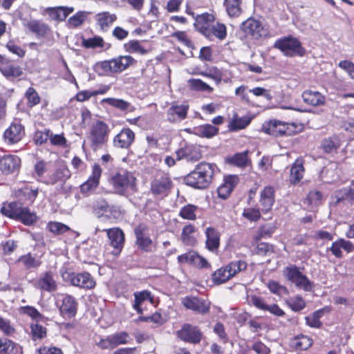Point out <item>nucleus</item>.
Wrapping results in <instances>:
<instances>
[{"label": "nucleus", "mask_w": 354, "mask_h": 354, "mask_svg": "<svg viewBox=\"0 0 354 354\" xmlns=\"http://www.w3.org/2000/svg\"><path fill=\"white\" fill-rule=\"evenodd\" d=\"M341 145V140L337 136H333L325 138L322 144L323 150L326 153H330L337 150Z\"/></svg>", "instance_id": "45"}, {"label": "nucleus", "mask_w": 354, "mask_h": 354, "mask_svg": "<svg viewBox=\"0 0 354 354\" xmlns=\"http://www.w3.org/2000/svg\"><path fill=\"white\" fill-rule=\"evenodd\" d=\"M182 304L186 308L202 315L210 310V302L198 297H185L182 299Z\"/></svg>", "instance_id": "13"}, {"label": "nucleus", "mask_w": 354, "mask_h": 354, "mask_svg": "<svg viewBox=\"0 0 354 354\" xmlns=\"http://www.w3.org/2000/svg\"><path fill=\"white\" fill-rule=\"evenodd\" d=\"M192 132L200 137L210 138L218 133V129L212 124H203L195 127Z\"/></svg>", "instance_id": "37"}, {"label": "nucleus", "mask_w": 354, "mask_h": 354, "mask_svg": "<svg viewBox=\"0 0 354 354\" xmlns=\"http://www.w3.org/2000/svg\"><path fill=\"white\" fill-rule=\"evenodd\" d=\"M57 306L62 317L71 319L77 314L78 302L73 296L64 295L57 301Z\"/></svg>", "instance_id": "9"}, {"label": "nucleus", "mask_w": 354, "mask_h": 354, "mask_svg": "<svg viewBox=\"0 0 354 354\" xmlns=\"http://www.w3.org/2000/svg\"><path fill=\"white\" fill-rule=\"evenodd\" d=\"M171 186V181L169 176L162 174L156 176L151 182V190L155 195H167Z\"/></svg>", "instance_id": "18"}, {"label": "nucleus", "mask_w": 354, "mask_h": 354, "mask_svg": "<svg viewBox=\"0 0 354 354\" xmlns=\"http://www.w3.org/2000/svg\"><path fill=\"white\" fill-rule=\"evenodd\" d=\"M111 183L116 192L122 194L128 189H135L136 178L130 171L120 169L112 175Z\"/></svg>", "instance_id": "5"}, {"label": "nucleus", "mask_w": 354, "mask_h": 354, "mask_svg": "<svg viewBox=\"0 0 354 354\" xmlns=\"http://www.w3.org/2000/svg\"><path fill=\"white\" fill-rule=\"evenodd\" d=\"M136 238V244L138 248L145 252H151L155 248V245L148 233V227L146 225L140 224L134 229Z\"/></svg>", "instance_id": "7"}, {"label": "nucleus", "mask_w": 354, "mask_h": 354, "mask_svg": "<svg viewBox=\"0 0 354 354\" xmlns=\"http://www.w3.org/2000/svg\"><path fill=\"white\" fill-rule=\"evenodd\" d=\"M198 207L192 204H187L183 206L179 212V216L183 219L194 221L196 219V211Z\"/></svg>", "instance_id": "48"}, {"label": "nucleus", "mask_w": 354, "mask_h": 354, "mask_svg": "<svg viewBox=\"0 0 354 354\" xmlns=\"http://www.w3.org/2000/svg\"><path fill=\"white\" fill-rule=\"evenodd\" d=\"M37 194V189H32L27 186L19 188L15 191V194L19 199L31 203L36 198Z\"/></svg>", "instance_id": "39"}, {"label": "nucleus", "mask_w": 354, "mask_h": 354, "mask_svg": "<svg viewBox=\"0 0 354 354\" xmlns=\"http://www.w3.org/2000/svg\"><path fill=\"white\" fill-rule=\"evenodd\" d=\"M32 283L35 288L48 292H54L57 288V282L50 271L42 273L38 278L32 280Z\"/></svg>", "instance_id": "12"}, {"label": "nucleus", "mask_w": 354, "mask_h": 354, "mask_svg": "<svg viewBox=\"0 0 354 354\" xmlns=\"http://www.w3.org/2000/svg\"><path fill=\"white\" fill-rule=\"evenodd\" d=\"M274 47L288 57L302 56L305 53V49L301 46V42L292 37H284L277 39Z\"/></svg>", "instance_id": "6"}, {"label": "nucleus", "mask_w": 354, "mask_h": 354, "mask_svg": "<svg viewBox=\"0 0 354 354\" xmlns=\"http://www.w3.org/2000/svg\"><path fill=\"white\" fill-rule=\"evenodd\" d=\"M71 176V171L66 166L59 167L48 179L46 181L47 184L54 185L57 183H64Z\"/></svg>", "instance_id": "31"}, {"label": "nucleus", "mask_w": 354, "mask_h": 354, "mask_svg": "<svg viewBox=\"0 0 354 354\" xmlns=\"http://www.w3.org/2000/svg\"><path fill=\"white\" fill-rule=\"evenodd\" d=\"M30 335L33 341L41 340L47 335V329L37 322L32 323L30 325Z\"/></svg>", "instance_id": "46"}, {"label": "nucleus", "mask_w": 354, "mask_h": 354, "mask_svg": "<svg viewBox=\"0 0 354 354\" xmlns=\"http://www.w3.org/2000/svg\"><path fill=\"white\" fill-rule=\"evenodd\" d=\"M74 11L73 7L57 6L45 9L44 12L49 19L53 21H64Z\"/></svg>", "instance_id": "25"}, {"label": "nucleus", "mask_w": 354, "mask_h": 354, "mask_svg": "<svg viewBox=\"0 0 354 354\" xmlns=\"http://www.w3.org/2000/svg\"><path fill=\"white\" fill-rule=\"evenodd\" d=\"M0 71L10 80H14L23 75L22 68L18 64L11 62L2 64Z\"/></svg>", "instance_id": "28"}, {"label": "nucleus", "mask_w": 354, "mask_h": 354, "mask_svg": "<svg viewBox=\"0 0 354 354\" xmlns=\"http://www.w3.org/2000/svg\"><path fill=\"white\" fill-rule=\"evenodd\" d=\"M248 152L236 153L232 158V162L239 167H245L248 162Z\"/></svg>", "instance_id": "62"}, {"label": "nucleus", "mask_w": 354, "mask_h": 354, "mask_svg": "<svg viewBox=\"0 0 354 354\" xmlns=\"http://www.w3.org/2000/svg\"><path fill=\"white\" fill-rule=\"evenodd\" d=\"M267 286L272 293L280 297L288 295L289 293L286 287L279 284L275 281H268Z\"/></svg>", "instance_id": "55"}, {"label": "nucleus", "mask_w": 354, "mask_h": 354, "mask_svg": "<svg viewBox=\"0 0 354 354\" xmlns=\"http://www.w3.org/2000/svg\"><path fill=\"white\" fill-rule=\"evenodd\" d=\"M82 46L86 48L102 47L104 46V41L100 37H94L87 39H84Z\"/></svg>", "instance_id": "60"}, {"label": "nucleus", "mask_w": 354, "mask_h": 354, "mask_svg": "<svg viewBox=\"0 0 354 354\" xmlns=\"http://www.w3.org/2000/svg\"><path fill=\"white\" fill-rule=\"evenodd\" d=\"M241 28L247 35L255 39L267 37L269 35L268 24H241Z\"/></svg>", "instance_id": "20"}, {"label": "nucleus", "mask_w": 354, "mask_h": 354, "mask_svg": "<svg viewBox=\"0 0 354 354\" xmlns=\"http://www.w3.org/2000/svg\"><path fill=\"white\" fill-rule=\"evenodd\" d=\"M304 174V161L297 158L290 169V181L292 184H297L303 178Z\"/></svg>", "instance_id": "32"}, {"label": "nucleus", "mask_w": 354, "mask_h": 354, "mask_svg": "<svg viewBox=\"0 0 354 354\" xmlns=\"http://www.w3.org/2000/svg\"><path fill=\"white\" fill-rule=\"evenodd\" d=\"M306 200L312 205H319L322 200V194L319 191H311L307 196Z\"/></svg>", "instance_id": "63"}, {"label": "nucleus", "mask_w": 354, "mask_h": 354, "mask_svg": "<svg viewBox=\"0 0 354 354\" xmlns=\"http://www.w3.org/2000/svg\"><path fill=\"white\" fill-rule=\"evenodd\" d=\"M287 304L295 312L300 311L306 307V302L301 296L290 297Z\"/></svg>", "instance_id": "56"}, {"label": "nucleus", "mask_w": 354, "mask_h": 354, "mask_svg": "<svg viewBox=\"0 0 354 354\" xmlns=\"http://www.w3.org/2000/svg\"><path fill=\"white\" fill-rule=\"evenodd\" d=\"M286 276L292 283L305 291H309L312 288V283L304 275L296 266L287 267L286 268Z\"/></svg>", "instance_id": "10"}, {"label": "nucleus", "mask_w": 354, "mask_h": 354, "mask_svg": "<svg viewBox=\"0 0 354 354\" xmlns=\"http://www.w3.org/2000/svg\"><path fill=\"white\" fill-rule=\"evenodd\" d=\"M303 126L295 122H286L277 119L265 121L261 131L272 137L292 136L301 132Z\"/></svg>", "instance_id": "2"}, {"label": "nucleus", "mask_w": 354, "mask_h": 354, "mask_svg": "<svg viewBox=\"0 0 354 354\" xmlns=\"http://www.w3.org/2000/svg\"><path fill=\"white\" fill-rule=\"evenodd\" d=\"M177 160L185 159L187 161L196 162L201 158L200 151L195 147L189 145L176 151Z\"/></svg>", "instance_id": "27"}, {"label": "nucleus", "mask_w": 354, "mask_h": 354, "mask_svg": "<svg viewBox=\"0 0 354 354\" xmlns=\"http://www.w3.org/2000/svg\"><path fill=\"white\" fill-rule=\"evenodd\" d=\"M69 281L73 286L86 290H93L96 286L95 279L87 272L72 273Z\"/></svg>", "instance_id": "11"}, {"label": "nucleus", "mask_w": 354, "mask_h": 354, "mask_svg": "<svg viewBox=\"0 0 354 354\" xmlns=\"http://www.w3.org/2000/svg\"><path fill=\"white\" fill-rule=\"evenodd\" d=\"M124 50L129 53H138L140 55H146L151 50L144 46L142 43L138 40H130L124 45Z\"/></svg>", "instance_id": "40"}, {"label": "nucleus", "mask_w": 354, "mask_h": 354, "mask_svg": "<svg viewBox=\"0 0 354 354\" xmlns=\"http://www.w3.org/2000/svg\"><path fill=\"white\" fill-rule=\"evenodd\" d=\"M304 101L310 105L316 106L325 103V97L319 92L306 91L302 94Z\"/></svg>", "instance_id": "35"}, {"label": "nucleus", "mask_w": 354, "mask_h": 354, "mask_svg": "<svg viewBox=\"0 0 354 354\" xmlns=\"http://www.w3.org/2000/svg\"><path fill=\"white\" fill-rule=\"evenodd\" d=\"M27 28L39 37L45 35L48 31L45 24H27Z\"/></svg>", "instance_id": "59"}, {"label": "nucleus", "mask_w": 354, "mask_h": 354, "mask_svg": "<svg viewBox=\"0 0 354 354\" xmlns=\"http://www.w3.org/2000/svg\"><path fill=\"white\" fill-rule=\"evenodd\" d=\"M22 313L27 315L32 319L35 320L37 322L39 321H44L45 317L41 314L36 308L30 306H26L21 308Z\"/></svg>", "instance_id": "54"}, {"label": "nucleus", "mask_w": 354, "mask_h": 354, "mask_svg": "<svg viewBox=\"0 0 354 354\" xmlns=\"http://www.w3.org/2000/svg\"><path fill=\"white\" fill-rule=\"evenodd\" d=\"M195 25L207 38L216 37L223 39L226 37V28L224 24H195Z\"/></svg>", "instance_id": "14"}, {"label": "nucleus", "mask_w": 354, "mask_h": 354, "mask_svg": "<svg viewBox=\"0 0 354 354\" xmlns=\"http://www.w3.org/2000/svg\"><path fill=\"white\" fill-rule=\"evenodd\" d=\"M133 296L134 303L133 307L138 314H142L143 313L142 308H141V305L143 302L149 300L152 303L153 299L151 292L147 290L140 292H135Z\"/></svg>", "instance_id": "34"}, {"label": "nucleus", "mask_w": 354, "mask_h": 354, "mask_svg": "<svg viewBox=\"0 0 354 354\" xmlns=\"http://www.w3.org/2000/svg\"><path fill=\"white\" fill-rule=\"evenodd\" d=\"M51 136V131L49 129L44 131H38L35 132L34 136V140L36 144L42 145L45 143Z\"/></svg>", "instance_id": "61"}, {"label": "nucleus", "mask_w": 354, "mask_h": 354, "mask_svg": "<svg viewBox=\"0 0 354 354\" xmlns=\"http://www.w3.org/2000/svg\"><path fill=\"white\" fill-rule=\"evenodd\" d=\"M129 335L127 332H120L108 336L99 342V346L103 349H113L120 344L129 342Z\"/></svg>", "instance_id": "16"}, {"label": "nucleus", "mask_w": 354, "mask_h": 354, "mask_svg": "<svg viewBox=\"0 0 354 354\" xmlns=\"http://www.w3.org/2000/svg\"><path fill=\"white\" fill-rule=\"evenodd\" d=\"M112 62L114 73H121L136 64V59L130 55L119 56L112 59Z\"/></svg>", "instance_id": "29"}, {"label": "nucleus", "mask_w": 354, "mask_h": 354, "mask_svg": "<svg viewBox=\"0 0 354 354\" xmlns=\"http://www.w3.org/2000/svg\"><path fill=\"white\" fill-rule=\"evenodd\" d=\"M47 229L55 235H61L71 230L68 225L57 221L49 222Z\"/></svg>", "instance_id": "51"}, {"label": "nucleus", "mask_w": 354, "mask_h": 354, "mask_svg": "<svg viewBox=\"0 0 354 354\" xmlns=\"http://www.w3.org/2000/svg\"><path fill=\"white\" fill-rule=\"evenodd\" d=\"M24 133V127L19 122H13L5 131L3 138L8 144H15L21 140Z\"/></svg>", "instance_id": "21"}, {"label": "nucleus", "mask_w": 354, "mask_h": 354, "mask_svg": "<svg viewBox=\"0 0 354 354\" xmlns=\"http://www.w3.org/2000/svg\"><path fill=\"white\" fill-rule=\"evenodd\" d=\"M36 354H63V352L55 346H43L36 350Z\"/></svg>", "instance_id": "64"}, {"label": "nucleus", "mask_w": 354, "mask_h": 354, "mask_svg": "<svg viewBox=\"0 0 354 354\" xmlns=\"http://www.w3.org/2000/svg\"><path fill=\"white\" fill-rule=\"evenodd\" d=\"M102 169L99 164H94L92 172L88 180L80 186V191L83 194H87L95 190L100 184Z\"/></svg>", "instance_id": "15"}, {"label": "nucleus", "mask_w": 354, "mask_h": 354, "mask_svg": "<svg viewBox=\"0 0 354 354\" xmlns=\"http://www.w3.org/2000/svg\"><path fill=\"white\" fill-rule=\"evenodd\" d=\"M214 173V165L207 162H201L194 170L185 178V183L194 188L205 189L212 183Z\"/></svg>", "instance_id": "1"}, {"label": "nucleus", "mask_w": 354, "mask_h": 354, "mask_svg": "<svg viewBox=\"0 0 354 354\" xmlns=\"http://www.w3.org/2000/svg\"><path fill=\"white\" fill-rule=\"evenodd\" d=\"M242 0H225L224 6L230 17H236L241 13V5Z\"/></svg>", "instance_id": "42"}, {"label": "nucleus", "mask_w": 354, "mask_h": 354, "mask_svg": "<svg viewBox=\"0 0 354 354\" xmlns=\"http://www.w3.org/2000/svg\"><path fill=\"white\" fill-rule=\"evenodd\" d=\"M231 278V274L226 266L216 270L212 277V281L217 285L225 283Z\"/></svg>", "instance_id": "44"}, {"label": "nucleus", "mask_w": 354, "mask_h": 354, "mask_svg": "<svg viewBox=\"0 0 354 354\" xmlns=\"http://www.w3.org/2000/svg\"><path fill=\"white\" fill-rule=\"evenodd\" d=\"M330 310L329 307H324L322 309L316 310L312 315L305 317L306 323L311 328H319L322 324L319 320L325 312L328 313Z\"/></svg>", "instance_id": "38"}, {"label": "nucleus", "mask_w": 354, "mask_h": 354, "mask_svg": "<svg viewBox=\"0 0 354 354\" xmlns=\"http://www.w3.org/2000/svg\"><path fill=\"white\" fill-rule=\"evenodd\" d=\"M239 182V178L235 175H229L223 179V183L218 187V196L223 199H227Z\"/></svg>", "instance_id": "22"}, {"label": "nucleus", "mask_w": 354, "mask_h": 354, "mask_svg": "<svg viewBox=\"0 0 354 354\" xmlns=\"http://www.w3.org/2000/svg\"><path fill=\"white\" fill-rule=\"evenodd\" d=\"M251 122V118L248 116L239 117L234 115L230 122V127L232 130H239L245 128Z\"/></svg>", "instance_id": "50"}, {"label": "nucleus", "mask_w": 354, "mask_h": 354, "mask_svg": "<svg viewBox=\"0 0 354 354\" xmlns=\"http://www.w3.org/2000/svg\"><path fill=\"white\" fill-rule=\"evenodd\" d=\"M1 212L4 216L20 221L25 225H31L37 220L35 212L16 202L3 203L1 208Z\"/></svg>", "instance_id": "3"}, {"label": "nucleus", "mask_w": 354, "mask_h": 354, "mask_svg": "<svg viewBox=\"0 0 354 354\" xmlns=\"http://www.w3.org/2000/svg\"><path fill=\"white\" fill-rule=\"evenodd\" d=\"M274 189L272 187H266L261 192L260 203L263 212L270 211L274 204Z\"/></svg>", "instance_id": "30"}, {"label": "nucleus", "mask_w": 354, "mask_h": 354, "mask_svg": "<svg viewBox=\"0 0 354 354\" xmlns=\"http://www.w3.org/2000/svg\"><path fill=\"white\" fill-rule=\"evenodd\" d=\"M94 70L100 75H108L114 73L112 59L97 62L95 65Z\"/></svg>", "instance_id": "49"}, {"label": "nucleus", "mask_w": 354, "mask_h": 354, "mask_svg": "<svg viewBox=\"0 0 354 354\" xmlns=\"http://www.w3.org/2000/svg\"><path fill=\"white\" fill-rule=\"evenodd\" d=\"M322 178L326 183H333L338 179L339 169L336 162H330L321 172Z\"/></svg>", "instance_id": "33"}, {"label": "nucleus", "mask_w": 354, "mask_h": 354, "mask_svg": "<svg viewBox=\"0 0 354 354\" xmlns=\"http://www.w3.org/2000/svg\"><path fill=\"white\" fill-rule=\"evenodd\" d=\"M110 132L109 125L104 122L97 120L93 122L87 136L91 148L96 150L105 145L109 140Z\"/></svg>", "instance_id": "4"}, {"label": "nucleus", "mask_w": 354, "mask_h": 354, "mask_svg": "<svg viewBox=\"0 0 354 354\" xmlns=\"http://www.w3.org/2000/svg\"><path fill=\"white\" fill-rule=\"evenodd\" d=\"M103 231L106 232L109 245L113 248L112 254L115 257L120 255L125 242V236L123 231L118 227L105 229Z\"/></svg>", "instance_id": "8"}, {"label": "nucleus", "mask_w": 354, "mask_h": 354, "mask_svg": "<svg viewBox=\"0 0 354 354\" xmlns=\"http://www.w3.org/2000/svg\"><path fill=\"white\" fill-rule=\"evenodd\" d=\"M102 103H107L109 105L117 108L121 111H132L133 108L131 106V104L127 101H124L121 99H116L112 97L104 98L102 100Z\"/></svg>", "instance_id": "47"}, {"label": "nucleus", "mask_w": 354, "mask_h": 354, "mask_svg": "<svg viewBox=\"0 0 354 354\" xmlns=\"http://www.w3.org/2000/svg\"><path fill=\"white\" fill-rule=\"evenodd\" d=\"M178 337L182 340L190 343L196 344L201 339L202 334L196 326L185 324L182 329L178 330Z\"/></svg>", "instance_id": "19"}, {"label": "nucleus", "mask_w": 354, "mask_h": 354, "mask_svg": "<svg viewBox=\"0 0 354 354\" xmlns=\"http://www.w3.org/2000/svg\"><path fill=\"white\" fill-rule=\"evenodd\" d=\"M17 261L21 263L24 267L28 270L37 268L42 263L39 258L34 257L30 252L20 257Z\"/></svg>", "instance_id": "41"}, {"label": "nucleus", "mask_w": 354, "mask_h": 354, "mask_svg": "<svg viewBox=\"0 0 354 354\" xmlns=\"http://www.w3.org/2000/svg\"><path fill=\"white\" fill-rule=\"evenodd\" d=\"M226 266L232 277H233L239 272L245 270L247 268L248 264L245 261L239 260L232 261L226 265Z\"/></svg>", "instance_id": "53"}, {"label": "nucleus", "mask_w": 354, "mask_h": 354, "mask_svg": "<svg viewBox=\"0 0 354 354\" xmlns=\"http://www.w3.org/2000/svg\"><path fill=\"white\" fill-rule=\"evenodd\" d=\"M191 89L196 91H207L212 93L213 88L200 79H190L188 81Z\"/></svg>", "instance_id": "52"}, {"label": "nucleus", "mask_w": 354, "mask_h": 354, "mask_svg": "<svg viewBox=\"0 0 354 354\" xmlns=\"http://www.w3.org/2000/svg\"><path fill=\"white\" fill-rule=\"evenodd\" d=\"M189 106L187 104H173L167 111V120L170 122H178L187 118Z\"/></svg>", "instance_id": "24"}, {"label": "nucleus", "mask_w": 354, "mask_h": 354, "mask_svg": "<svg viewBox=\"0 0 354 354\" xmlns=\"http://www.w3.org/2000/svg\"><path fill=\"white\" fill-rule=\"evenodd\" d=\"M21 165V159L15 155H5L0 157V171L5 174L13 173Z\"/></svg>", "instance_id": "23"}, {"label": "nucleus", "mask_w": 354, "mask_h": 354, "mask_svg": "<svg viewBox=\"0 0 354 354\" xmlns=\"http://www.w3.org/2000/svg\"><path fill=\"white\" fill-rule=\"evenodd\" d=\"M196 227L192 224H187L183 227L180 234V240L185 245L193 246L196 243V239L194 236L196 232Z\"/></svg>", "instance_id": "36"}, {"label": "nucleus", "mask_w": 354, "mask_h": 354, "mask_svg": "<svg viewBox=\"0 0 354 354\" xmlns=\"http://www.w3.org/2000/svg\"><path fill=\"white\" fill-rule=\"evenodd\" d=\"M205 245L208 250L216 252L220 246V232L214 227H208L205 232Z\"/></svg>", "instance_id": "26"}, {"label": "nucleus", "mask_w": 354, "mask_h": 354, "mask_svg": "<svg viewBox=\"0 0 354 354\" xmlns=\"http://www.w3.org/2000/svg\"><path fill=\"white\" fill-rule=\"evenodd\" d=\"M134 140V132L129 128H124L113 138V144L115 148L128 149Z\"/></svg>", "instance_id": "17"}, {"label": "nucleus", "mask_w": 354, "mask_h": 354, "mask_svg": "<svg viewBox=\"0 0 354 354\" xmlns=\"http://www.w3.org/2000/svg\"><path fill=\"white\" fill-rule=\"evenodd\" d=\"M313 342V339L308 336L299 335L292 339V346L297 350L304 351L310 348Z\"/></svg>", "instance_id": "43"}, {"label": "nucleus", "mask_w": 354, "mask_h": 354, "mask_svg": "<svg viewBox=\"0 0 354 354\" xmlns=\"http://www.w3.org/2000/svg\"><path fill=\"white\" fill-rule=\"evenodd\" d=\"M93 211L98 216H101L105 213H108L109 205L107 202L103 198H99L93 203Z\"/></svg>", "instance_id": "58"}, {"label": "nucleus", "mask_w": 354, "mask_h": 354, "mask_svg": "<svg viewBox=\"0 0 354 354\" xmlns=\"http://www.w3.org/2000/svg\"><path fill=\"white\" fill-rule=\"evenodd\" d=\"M25 97L28 100L29 106L32 107L40 102V97L36 90L32 87H29L25 93Z\"/></svg>", "instance_id": "57"}]
</instances>
